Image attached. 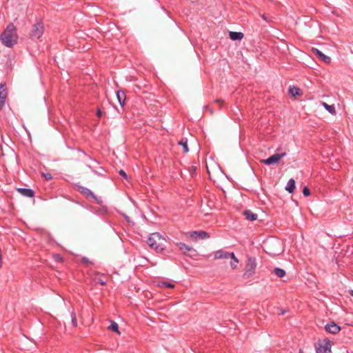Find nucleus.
<instances>
[{
	"label": "nucleus",
	"mask_w": 353,
	"mask_h": 353,
	"mask_svg": "<svg viewBox=\"0 0 353 353\" xmlns=\"http://www.w3.org/2000/svg\"><path fill=\"white\" fill-rule=\"evenodd\" d=\"M299 353H303L302 350H299Z\"/></svg>",
	"instance_id": "36"
},
{
	"label": "nucleus",
	"mask_w": 353,
	"mask_h": 353,
	"mask_svg": "<svg viewBox=\"0 0 353 353\" xmlns=\"http://www.w3.org/2000/svg\"><path fill=\"white\" fill-rule=\"evenodd\" d=\"M243 37V34L241 32H230V38L233 40H241Z\"/></svg>",
	"instance_id": "17"
},
{
	"label": "nucleus",
	"mask_w": 353,
	"mask_h": 353,
	"mask_svg": "<svg viewBox=\"0 0 353 353\" xmlns=\"http://www.w3.org/2000/svg\"><path fill=\"white\" fill-rule=\"evenodd\" d=\"M316 54L319 57V59H321L323 61H324L326 63H328L330 62L331 59L330 57L325 55L320 50L315 49L314 50Z\"/></svg>",
	"instance_id": "15"
},
{
	"label": "nucleus",
	"mask_w": 353,
	"mask_h": 353,
	"mask_svg": "<svg viewBox=\"0 0 353 353\" xmlns=\"http://www.w3.org/2000/svg\"><path fill=\"white\" fill-rule=\"evenodd\" d=\"M323 105L332 114H336V110L334 105H328L325 102L323 103Z\"/></svg>",
	"instance_id": "23"
},
{
	"label": "nucleus",
	"mask_w": 353,
	"mask_h": 353,
	"mask_svg": "<svg viewBox=\"0 0 353 353\" xmlns=\"http://www.w3.org/2000/svg\"><path fill=\"white\" fill-rule=\"evenodd\" d=\"M274 273L279 278H282L285 275V270L279 268H274Z\"/></svg>",
	"instance_id": "22"
},
{
	"label": "nucleus",
	"mask_w": 353,
	"mask_h": 353,
	"mask_svg": "<svg viewBox=\"0 0 353 353\" xmlns=\"http://www.w3.org/2000/svg\"><path fill=\"white\" fill-rule=\"evenodd\" d=\"M256 265V258L248 257L242 274L243 279L247 280L252 278L255 274Z\"/></svg>",
	"instance_id": "3"
},
{
	"label": "nucleus",
	"mask_w": 353,
	"mask_h": 353,
	"mask_svg": "<svg viewBox=\"0 0 353 353\" xmlns=\"http://www.w3.org/2000/svg\"><path fill=\"white\" fill-rule=\"evenodd\" d=\"M6 97V92L5 89V84H0V110L2 108L5 103V99Z\"/></svg>",
	"instance_id": "11"
},
{
	"label": "nucleus",
	"mask_w": 353,
	"mask_h": 353,
	"mask_svg": "<svg viewBox=\"0 0 353 353\" xmlns=\"http://www.w3.org/2000/svg\"><path fill=\"white\" fill-rule=\"evenodd\" d=\"M186 236H190L192 239L196 241L198 239H208L210 235L208 232L205 231H194L188 232L185 234Z\"/></svg>",
	"instance_id": "7"
},
{
	"label": "nucleus",
	"mask_w": 353,
	"mask_h": 353,
	"mask_svg": "<svg viewBox=\"0 0 353 353\" xmlns=\"http://www.w3.org/2000/svg\"><path fill=\"white\" fill-rule=\"evenodd\" d=\"M231 259L230 262V267L232 270H236L237 269V267H238V264L239 263V259L235 256L234 252H231L230 253V258Z\"/></svg>",
	"instance_id": "12"
},
{
	"label": "nucleus",
	"mask_w": 353,
	"mask_h": 353,
	"mask_svg": "<svg viewBox=\"0 0 353 353\" xmlns=\"http://www.w3.org/2000/svg\"><path fill=\"white\" fill-rule=\"evenodd\" d=\"M0 39L2 43L8 48H11L17 43L18 36L13 23L7 26L5 30L1 33Z\"/></svg>",
	"instance_id": "1"
},
{
	"label": "nucleus",
	"mask_w": 353,
	"mask_h": 353,
	"mask_svg": "<svg viewBox=\"0 0 353 353\" xmlns=\"http://www.w3.org/2000/svg\"><path fill=\"white\" fill-rule=\"evenodd\" d=\"M119 174L121 176H122L123 178L125 179H127V174L123 170H121L119 172Z\"/></svg>",
	"instance_id": "30"
},
{
	"label": "nucleus",
	"mask_w": 353,
	"mask_h": 353,
	"mask_svg": "<svg viewBox=\"0 0 353 353\" xmlns=\"http://www.w3.org/2000/svg\"><path fill=\"white\" fill-rule=\"evenodd\" d=\"M262 18H263L265 21H268V20L267 17H266L264 14H263V15H262Z\"/></svg>",
	"instance_id": "34"
},
{
	"label": "nucleus",
	"mask_w": 353,
	"mask_h": 353,
	"mask_svg": "<svg viewBox=\"0 0 353 353\" xmlns=\"http://www.w3.org/2000/svg\"><path fill=\"white\" fill-rule=\"evenodd\" d=\"M18 192H20L22 195L29 198L33 197L34 195L33 190L31 189L19 188Z\"/></svg>",
	"instance_id": "13"
},
{
	"label": "nucleus",
	"mask_w": 353,
	"mask_h": 353,
	"mask_svg": "<svg viewBox=\"0 0 353 353\" xmlns=\"http://www.w3.org/2000/svg\"><path fill=\"white\" fill-rule=\"evenodd\" d=\"M101 275L99 274V272H97L95 274V278H94V280L96 282L100 283L101 285H105L106 284V281L105 280H103L102 278H101Z\"/></svg>",
	"instance_id": "26"
},
{
	"label": "nucleus",
	"mask_w": 353,
	"mask_h": 353,
	"mask_svg": "<svg viewBox=\"0 0 353 353\" xmlns=\"http://www.w3.org/2000/svg\"><path fill=\"white\" fill-rule=\"evenodd\" d=\"M108 329L117 332L118 334H120V332L119 331V325L114 321H111V324L108 327Z\"/></svg>",
	"instance_id": "24"
},
{
	"label": "nucleus",
	"mask_w": 353,
	"mask_h": 353,
	"mask_svg": "<svg viewBox=\"0 0 353 353\" xmlns=\"http://www.w3.org/2000/svg\"><path fill=\"white\" fill-rule=\"evenodd\" d=\"M2 266L1 250H0V268Z\"/></svg>",
	"instance_id": "32"
},
{
	"label": "nucleus",
	"mask_w": 353,
	"mask_h": 353,
	"mask_svg": "<svg viewBox=\"0 0 353 353\" xmlns=\"http://www.w3.org/2000/svg\"><path fill=\"white\" fill-rule=\"evenodd\" d=\"M43 24L42 22H37L32 26L30 36L32 39H39L43 34Z\"/></svg>",
	"instance_id": "5"
},
{
	"label": "nucleus",
	"mask_w": 353,
	"mask_h": 353,
	"mask_svg": "<svg viewBox=\"0 0 353 353\" xmlns=\"http://www.w3.org/2000/svg\"><path fill=\"white\" fill-rule=\"evenodd\" d=\"M82 261H83V263H88V259H86V258H85V257H83V258L82 259Z\"/></svg>",
	"instance_id": "33"
},
{
	"label": "nucleus",
	"mask_w": 353,
	"mask_h": 353,
	"mask_svg": "<svg viewBox=\"0 0 353 353\" xmlns=\"http://www.w3.org/2000/svg\"><path fill=\"white\" fill-rule=\"evenodd\" d=\"M350 294L352 296H353V290H350Z\"/></svg>",
	"instance_id": "35"
},
{
	"label": "nucleus",
	"mask_w": 353,
	"mask_h": 353,
	"mask_svg": "<svg viewBox=\"0 0 353 353\" xmlns=\"http://www.w3.org/2000/svg\"><path fill=\"white\" fill-rule=\"evenodd\" d=\"M243 215L246 219L249 221H255L257 219V214L252 212L251 210H247L243 212Z\"/></svg>",
	"instance_id": "14"
},
{
	"label": "nucleus",
	"mask_w": 353,
	"mask_h": 353,
	"mask_svg": "<svg viewBox=\"0 0 353 353\" xmlns=\"http://www.w3.org/2000/svg\"><path fill=\"white\" fill-rule=\"evenodd\" d=\"M42 176L46 180H50L52 178L51 174L50 173H42Z\"/></svg>",
	"instance_id": "29"
},
{
	"label": "nucleus",
	"mask_w": 353,
	"mask_h": 353,
	"mask_svg": "<svg viewBox=\"0 0 353 353\" xmlns=\"http://www.w3.org/2000/svg\"><path fill=\"white\" fill-rule=\"evenodd\" d=\"M289 92L290 94H292L293 97H296L300 95L301 94V90L296 86H290L289 88Z\"/></svg>",
	"instance_id": "19"
},
{
	"label": "nucleus",
	"mask_w": 353,
	"mask_h": 353,
	"mask_svg": "<svg viewBox=\"0 0 353 353\" xmlns=\"http://www.w3.org/2000/svg\"><path fill=\"white\" fill-rule=\"evenodd\" d=\"M231 252H228L223 250H219L214 252L215 259H228L230 256Z\"/></svg>",
	"instance_id": "10"
},
{
	"label": "nucleus",
	"mask_w": 353,
	"mask_h": 353,
	"mask_svg": "<svg viewBox=\"0 0 353 353\" xmlns=\"http://www.w3.org/2000/svg\"><path fill=\"white\" fill-rule=\"evenodd\" d=\"M177 246L185 254H189L190 256L196 255V251L193 248L183 243H178Z\"/></svg>",
	"instance_id": "8"
},
{
	"label": "nucleus",
	"mask_w": 353,
	"mask_h": 353,
	"mask_svg": "<svg viewBox=\"0 0 353 353\" xmlns=\"http://www.w3.org/2000/svg\"><path fill=\"white\" fill-rule=\"evenodd\" d=\"M286 153L283 152L281 154H274L266 159L261 161L265 165H270L277 163L283 157H285Z\"/></svg>",
	"instance_id": "6"
},
{
	"label": "nucleus",
	"mask_w": 353,
	"mask_h": 353,
	"mask_svg": "<svg viewBox=\"0 0 353 353\" xmlns=\"http://www.w3.org/2000/svg\"><path fill=\"white\" fill-rule=\"evenodd\" d=\"M97 114L99 117H101L102 115V112L100 110H98L97 112Z\"/></svg>",
	"instance_id": "31"
},
{
	"label": "nucleus",
	"mask_w": 353,
	"mask_h": 353,
	"mask_svg": "<svg viewBox=\"0 0 353 353\" xmlns=\"http://www.w3.org/2000/svg\"><path fill=\"white\" fill-rule=\"evenodd\" d=\"M117 97L121 105H123L125 99V94L123 91L117 92Z\"/></svg>",
	"instance_id": "18"
},
{
	"label": "nucleus",
	"mask_w": 353,
	"mask_h": 353,
	"mask_svg": "<svg viewBox=\"0 0 353 353\" xmlns=\"http://www.w3.org/2000/svg\"><path fill=\"white\" fill-rule=\"evenodd\" d=\"M295 189V181L293 179H290L285 187V190L290 192L292 193Z\"/></svg>",
	"instance_id": "16"
},
{
	"label": "nucleus",
	"mask_w": 353,
	"mask_h": 353,
	"mask_svg": "<svg viewBox=\"0 0 353 353\" xmlns=\"http://www.w3.org/2000/svg\"><path fill=\"white\" fill-rule=\"evenodd\" d=\"M325 329L329 333L336 334L341 330V327L336 325L334 322H331L325 325Z\"/></svg>",
	"instance_id": "9"
},
{
	"label": "nucleus",
	"mask_w": 353,
	"mask_h": 353,
	"mask_svg": "<svg viewBox=\"0 0 353 353\" xmlns=\"http://www.w3.org/2000/svg\"><path fill=\"white\" fill-rule=\"evenodd\" d=\"M303 194L305 196H308L310 195V191L308 188L305 187L303 190Z\"/></svg>",
	"instance_id": "28"
},
{
	"label": "nucleus",
	"mask_w": 353,
	"mask_h": 353,
	"mask_svg": "<svg viewBox=\"0 0 353 353\" xmlns=\"http://www.w3.org/2000/svg\"><path fill=\"white\" fill-rule=\"evenodd\" d=\"M165 239H163L159 233H153L148 239V245L157 252H161L164 250Z\"/></svg>",
	"instance_id": "2"
},
{
	"label": "nucleus",
	"mask_w": 353,
	"mask_h": 353,
	"mask_svg": "<svg viewBox=\"0 0 353 353\" xmlns=\"http://www.w3.org/2000/svg\"><path fill=\"white\" fill-rule=\"evenodd\" d=\"M157 285L160 288H173L174 287V284H172L170 282L165 281H159Z\"/></svg>",
	"instance_id": "20"
},
{
	"label": "nucleus",
	"mask_w": 353,
	"mask_h": 353,
	"mask_svg": "<svg viewBox=\"0 0 353 353\" xmlns=\"http://www.w3.org/2000/svg\"><path fill=\"white\" fill-rule=\"evenodd\" d=\"M316 353H330L331 352V343L328 340L318 341L315 344Z\"/></svg>",
	"instance_id": "4"
},
{
	"label": "nucleus",
	"mask_w": 353,
	"mask_h": 353,
	"mask_svg": "<svg viewBox=\"0 0 353 353\" xmlns=\"http://www.w3.org/2000/svg\"><path fill=\"white\" fill-rule=\"evenodd\" d=\"M81 193H83L86 196H92V198H95L93 192L87 188H81Z\"/></svg>",
	"instance_id": "25"
},
{
	"label": "nucleus",
	"mask_w": 353,
	"mask_h": 353,
	"mask_svg": "<svg viewBox=\"0 0 353 353\" xmlns=\"http://www.w3.org/2000/svg\"><path fill=\"white\" fill-rule=\"evenodd\" d=\"M179 145H181L183 148V152L185 153H187L189 151L188 147V140L186 138H183L179 141Z\"/></svg>",
	"instance_id": "21"
},
{
	"label": "nucleus",
	"mask_w": 353,
	"mask_h": 353,
	"mask_svg": "<svg viewBox=\"0 0 353 353\" xmlns=\"http://www.w3.org/2000/svg\"><path fill=\"white\" fill-rule=\"evenodd\" d=\"M71 319H72V323L74 327H77V321L76 318V314L74 312L71 313Z\"/></svg>",
	"instance_id": "27"
}]
</instances>
